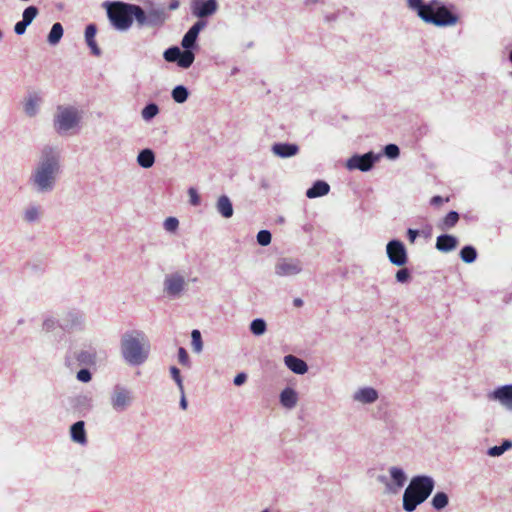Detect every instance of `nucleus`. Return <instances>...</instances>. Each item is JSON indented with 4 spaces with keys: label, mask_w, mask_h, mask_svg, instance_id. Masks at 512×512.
<instances>
[{
    "label": "nucleus",
    "mask_w": 512,
    "mask_h": 512,
    "mask_svg": "<svg viewBox=\"0 0 512 512\" xmlns=\"http://www.w3.org/2000/svg\"><path fill=\"white\" fill-rule=\"evenodd\" d=\"M62 173V153L57 146H44L38 160L32 169L28 184L31 190L38 195L52 193Z\"/></svg>",
    "instance_id": "obj_1"
},
{
    "label": "nucleus",
    "mask_w": 512,
    "mask_h": 512,
    "mask_svg": "<svg viewBox=\"0 0 512 512\" xmlns=\"http://www.w3.org/2000/svg\"><path fill=\"white\" fill-rule=\"evenodd\" d=\"M407 7L425 23L437 27H451L459 22V16L454 14L440 0H407Z\"/></svg>",
    "instance_id": "obj_2"
},
{
    "label": "nucleus",
    "mask_w": 512,
    "mask_h": 512,
    "mask_svg": "<svg viewBox=\"0 0 512 512\" xmlns=\"http://www.w3.org/2000/svg\"><path fill=\"white\" fill-rule=\"evenodd\" d=\"M150 342L141 331L125 333L120 342L121 356L130 366H140L149 358Z\"/></svg>",
    "instance_id": "obj_3"
},
{
    "label": "nucleus",
    "mask_w": 512,
    "mask_h": 512,
    "mask_svg": "<svg viewBox=\"0 0 512 512\" xmlns=\"http://www.w3.org/2000/svg\"><path fill=\"white\" fill-rule=\"evenodd\" d=\"M82 120L83 111L78 106L60 104L53 113L52 127L60 137L72 136L81 129Z\"/></svg>",
    "instance_id": "obj_4"
},
{
    "label": "nucleus",
    "mask_w": 512,
    "mask_h": 512,
    "mask_svg": "<svg viewBox=\"0 0 512 512\" xmlns=\"http://www.w3.org/2000/svg\"><path fill=\"white\" fill-rule=\"evenodd\" d=\"M206 26V22L197 21L183 36L181 45L185 49L181 51L179 47L174 46L166 49L163 57L167 62H177V65L183 69L189 68L195 59V55L189 49L195 45L197 37L202 29Z\"/></svg>",
    "instance_id": "obj_5"
},
{
    "label": "nucleus",
    "mask_w": 512,
    "mask_h": 512,
    "mask_svg": "<svg viewBox=\"0 0 512 512\" xmlns=\"http://www.w3.org/2000/svg\"><path fill=\"white\" fill-rule=\"evenodd\" d=\"M435 487L432 477L420 475L413 477L403 493L402 507L405 512H413L425 502Z\"/></svg>",
    "instance_id": "obj_6"
},
{
    "label": "nucleus",
    "mask_w": 512,
    "mask_h": 512,
    "mask_svg": "<svg viewBox=\"0 0 512 512\" xmlns=\"http://www.w3.org/2000/svg\"><path fill=\"white\" fill-rule=\"evenodd\" d=\"M105 7L111 25L118 31L129 30L133 18L136 20L138 5L115 1L107 3Z\"/></svg>",
    "instance_id": "obj_7"
},
{
    "label": "nucleus",
    "mask_w": 512,
    "mask_h": 512,
    "mask_svg": "<svg viewBox=\"0 0 512 512\" xmlns=\"http://www.w3.org/2000/svg\"><path fill=\"white\" fill-rule=\"evenodd\" d=\"M408 476L405 470L399 465H391L387 468L386 474L377 477V481L383 485L385 495H397L405 486Z\"/></svg>",
    "instance_id": "obj_8"
},
{
    "label": "nucleus",
    "mask_w": 512,
    "mask_h": 512,
    "mask_svg": "<svg viewBox=\"0 0 512 512\" xmlns=\"http://www.w3.org/2000/svg\"><path fill=\"white\" fill-rule=\"evenodd\" d=\"M188 285L183 271H173L166 274L163 279V293L168 299H179L187 292Z\"/></svg>",
    "instance_id": "obj_9"
},
{
    "label": "nucleus",
    "mask_w": 512,
    "mask_h": 512,
    "mask_svg": "<svg viewBox=\"0 0 512 512\" xmlns=\"http://www.w3.org/2000/svg\"><path fill=\"white\" fill-rule=\"evenodd\" d=\"M135 396L131 389L123 385H116L109 398L110 406L116 413L127 411L134 403Z\"/></svg>",
    "instance_id": "obj_10"
},
{
    "label": "nucleus",
    "mask_w": 512,
    "mask_h": 512,
    "mask_svg": "<svg viewBox=\"0 0 512 512\" xmlns=\"http://www.w3.org/2000/svg\"><path fill=\"white\" fill-rule=\"evenodd\" d=\"M301 260L292 257L279 258L274 264V274L279 278H293L301 274Z\"/></svg>",
    "instance_id": "obj_11"
},
{
    "label": "nucleus",
    "mask_w": 512,
    "mask_h": 512,
    "mask_svg": "<svg viewBox=\"0 0 512 512\" xmlns=\"http://www.w3.org/2000/svg\"><path fill=\"white\" fill-rule=\"evenodd\" d=\"M381 158V154H375L370 151L363 155H353L346 161V168L348 170H359L362 172H367L372 169L374 164L378 162Z\"/></svg>",
    "instance_id": "obj_12"
},
{
    "label": "nucleus",
    "mask_w": 512,
    "mask_h": 512,
    "mask_svg": "<svg viewBox=\"0 0 512 512\" xmlns=\"http://www.w3.org/2000/svg\"><path fill=\"white\" fill-rule=\"evenodd\" d=\"M386 254L389 262L396 267H404L408 263V253L403 242L391 240L386 245Z\"/></svg>",
    "instance_id": "obj_13"
},
{
    "label": "nucleus",
    "mask_w": 512,
    "mask_h": 512,
    "mask_svg": "<svg viewBox=\"0 0 512 512\" xmlns=\"http://www.w3.org/2000/svg\"><path fill=\"white\" fill-rule=\"evenodd\" d=\"M380 398L379 391L369 385L358 386L351 394L353 403L361 406L375 404Z\"/></svg>",
    "instance_id": "obj_14"
},
{
    "label": "nucleus",
    "mask_w": 512,
    "mask_h": 512,
    "mask_svg": "<svg viewBox=\"0 0 512 512\" xmlns=\"http://www.w3.org/2000/svg\"><path fill=\"white\" fill-rule=\"evenodd\" d=\"M489 401L499 404L504 410L512 412V384L498 386L487 393Z\"/></svg>",
    "instance_id": "obj_15"
},
{
    "label": "nucleus",
    "mask_w": 512,
    "mask_h": 512,
    "mask_svg": "<svg viewBox=\"0 0 512 512\" xmlns=\"http://www.w3.org/2000/svg\"><path fill=\"white\" fill-rule=\"evenodd\" d=\"M43 98L40 92H29L22 101L23 112L27 117H36L40 111Z\"/></svg>",
    "instance_id": "obj_16"
},
{
    "label": "nucleus",
    "mask_w": 512,
    "mask_h": 512,
    "mask_svg": "<svg viewBox=\"0 0 512 512\" xmlns=\"http://www.w3.org/2000/svg\"><path fill=\"white\" fill-rule=\"evenodd\" d=\"M218 8L216 0H195L191 5L192 14L198 18L213 15Z\"/></svg>",
    "instance_id": "obj_17"
},
{
    "label": "nucleus",
    "mask_w": 512,
    "mask_h": 512,
    "mask_svg": "<svg viewBox=\"0 0 512 512\" xmlns=\"http://www.w3.org/2000/svg\"><path fill=\"white\" fill-rule=\"evenodd\" d=\"M84 328V319L74 312L64 314L60 319V329L68 332L80 331Z\"/></svg>",
    "instance_id": "obj_18"
},
{
    "label": "nucleus",
    "mask_w": 512,
    "mask_h": 512,
    "mask_svg": "<svg viewBox=\"0 0 512 512\" xmlns=\"http://www.w3.org/2000/svg\"><path fill=\"white\" fill-rule=\"evenodd\" d=\"M298 402L299 394L294 388L287 386L282 389L279 394V403L283 408L293 410L298 405Z\"/></svg>",
    "instance_id": "obj_19"
},
{
    "label": "nucleus",
    "mask_w": 512,
    "mask_h": 512,
    "mask_svg": "<svg viewBox=\"0 0 512 512\" xmlns=\"http://www.w3.org/2000/svg\"><path fill=\"white\" fill-rule=\"evenodd\" d=\"M271 150L273 154L279 158H289L298 153L299 147L291 143H275Z\"/></svg>",
    "instance_id": "obj_20"
},
{
    "label": "nucleus",
    "mask_w": 512,
    "mask_h": 512,
    "mask_svg": "<svg viewBox=\"0 0 512 512\" xmlns=\"http://www.w3.org/2000/svg\"><path fill=\"white\" fill-rule=\"evenodd\" d=\"M284 363L287 366V368L290 369L295 374L303 375L308 371V366L306 362L296 356H285Z\"/></svg>",
    "instance_id": "obj_21"
},
{
    "label": "nucleus",
    "mask_w": 512,
    "mask_h": 512,
    "mask_svg": "<svg viewBox=\"0 0 512 512\" xmlns=\"http://www.w3.org/2000/svg\"><path fill=\"white\" fill-rule=\"evenodd\" d=\"M70 437L73 442H75L79 445L84 446L87 444L85 423L83 421H78L71 426Z\"/></svg>",
    "instance_id": "obj_22"
},
{
    "label": "nucleus",
    "mask_w": 512,
    "mask_h": 512,
    "mask_svg": "<svg viewBox=\"0 0 512 512\" xmlns=\"http://www.w3.org/2000/svg\"><path fill=\"white\" fill-rule=\"evenodd\" d=\"M458 245V240L452 235H440L436 240V248L441 252H450Z\"/></svg>",
    "instance_id": "obj_23"
},
{
    "label": "nucleus",
    "mask_w": 512,
    "mask_h": 512,
    "mask_svg": "<svg viewBox=\"0 0 512 512\" xmlns=\"http://www.w3.org/2000/svg\"><path fill=\"white\" fill-rule=\"evenodd\" d=\"M216 210L217 212L228 219L233 216L234 209L231 200L228 196L222 195L216 201Z\"/></svg>",
    "instance_id": "obj_24"
},
{
    "label": "nucleus",
    "mask_w": 512,
    "mask_h": 512,
    "mask_svg": "<svg viewBox=\"0 0 512 512\" xmlns=\"http://www.w3.org/2000/svg\"><path fill=\"white\" fill-rule=\"evenodd\" d=\"M96 27L93 24H90L85 29V41L88 47L91 50V53L95 56L101 55V49L96 43L95 36H96Z\"/></svg>",
    "instance_id": "obj_25"
},
{
    "label": "nucleus",
    "mask_w": 512,
    "mask_h": 512,
    "mask_svg": "<svg viewBox=\"0 0 512 512\" xmlns=\"http://www.w3.org/2000/svg\"><path fill=\"white\" fill-rule=\"evenodd\" d=\"M136 161L140 167L149 169L155 163V154L149 148L143 149L138 153Z\"/></svg>",
    "instance_id": "obj_26"
},
{
    "label": "nucleus",
    "mask_w": 512,
    "mask_h": 512,
    "mask_svg": "<svg viewBox=\"0 0 512 512\" xmlns=\"http://www.w3.org/2000/svg\"><path fill=\"white\" fill-rule=\"evenodd\" d=\"M330 186L324 181H317L306 191V196L310 199L325 196L329 193Z\"/></svg>",
    "instance_id": "obj_27"
},
{
    "label": "nucleus",
    "mask_w": 512,
    "mask_h": 512,
    "mask_svg": "<svg viewBox=\"0 0 512 512\" xmlns=\"http://www.w3.org/2000/svg\"><path fill=\"white\" fill-rule=\"evenodd\" d=\"M64 30L60 23H54L49 34L47 37V41L50 45H57L62 36H63Z\"/></svg>",
    "instance_id": "obj_28"
},
{
    "label": "nucleus",
    "mask_w": 512,
    "mask_h": 512,
    "mask_svg": "<svg viewBox=\"0 0 512 512\" xmlns=\"http://www.w3.org/2000/svg\"><path fill=\"white\" fill-rule=\"evenodd\" d=\"M171 96H172V99L176 103L182 104L187 101L188 96H189V91L185 86L178 85L173 88V90L171 92Z\"/></svg>",
    "instance_id": "obj_29"
},
{
    "label": "nucleus",
    "mask_w": 512,
    "mask_h": 512,
    "mask_svg": "<svg viewBox=\"0 0 512 512\" xmlns=\"http://www.w3.org/2000/svg\"><path fill=\"white\" fill-rule=\"evenodd\" d=\"M249 329L254 336H262L267 331V324L264 319L256 318L250 323Z\"/></svg>",
    "instance_id": "obj_30"
},
{
    "label": "nucleus",
    "mask_w": 512,
    "mask_h": 512,
    "mask_svg": "<svg viewBox=\"0 0 512 512\" xmlns=\"http://www.w3.org/2000/svg\"><path fill=\"white\" fill-rule=\"evenodd\" d=\"M160 110L157 104L150 103L141 110V117L145 122L151 121L159 114Z\"/></svg>",
    "instance_id": "obj_31"
},
{
    "label": "nucleus",
    "mask_w": 512,
    "mask_h": 512,
    "mask_svg": "<svg viewBox=\"0 0 512 512\" xmlns=\"http://www.w3.org/2000/svg\"><path fill=\"white\" fill-rule=\"evenodd\" d=\"M511 448H512V441L505 440L500 446L490 447L487 450V455L490 457H499Z\"/></svg>",
    "instance_id": "obj_32"
},
{
    "label": "nucleus",
    "mask_w": 512,
    "mask_h": 512,
    "mask_svg": "<svg viewBox=\"0 0 512 512\" xmlns=\"http://www.w3.org/2000/svg\"><path fill=\"white\" fill-rule=\"evenodd\" d=\"M448 503L449 498L445 492H437L431 500V505L436 510L444 509L448 505Z\"/></svg>",
    "instance_id": "obj_33"
},
{
    "label": "nucleus",
    "mask_w": 512,
    "mask_h": 512,
    "mask_svg": "<svg viewBox=\"0 0 512 512\" xmlns=\"http://www.w3.org/2000/svg\"><path fill=\"white\" fill-rule=\"evenodd\" d=\"M41 216V210L37 206H30L25 209L23 218L28 223H33L39 220Z\"/></svg>",
    "instance_id": "obj_34"
},
{
    "label": "nucleus",
    "mask_w": 512,
    "mask_h": 512,
    "mask_svg": "<svg viewBox=\"0 0 512 512\" xmlns=\"http://www.w3.org/2000/svg\"><path fill=\"white\" fill-rule=\"evenodd\" d=\"M60 328V320L54 317H47L42 324V330L47 334H53Z\"/></svg>",
    "instance_id": "obj_35"
},
{
    "label": "nucleus",
    "mask_w": 512,
    "mask_h": 512,
    "mask_svg": "<svg viewBox=\"0 0 512 512\" xmlns=\"http://www.w3.org/2000/svg\"><path fill=\"white\" fill-rule=\"evenodd\" d=\"M191 345H192V349L195 353L199 354L202 352V350H203L202 337H201L200 331L197 329H194L191 332Z\"/></svg>",
    "instance_id": "obj_36"
},
{
    "label": "nucleus",
    "mask_w": 512,
    "mask_h": 512,
    "mask_svg": "<svg viewBox=\"0 0 512 512\" xmlns=\"http://www.w3.org/2000/svg\"><path fill=\"white\" fill-rule=\"evenodd\" d=\"M460 257L465 263H473L476 260L477 252L472 246H465L460 252Z\"/></svg>",
    "instance_id": "obj_37"
},
{
    "label": "nucleus",
    "mask_w": 512,
    "mask_h": 512,
    "mask_svg": "<svg viewBox=\"0 0 512 512\" xmlns=\"http://www.w3.org/2000/svg\"><path fill=\"white\" fill-rule=\"evenodd\" d=\"M39 11L35 6H29L24 9L22 13V20L29 26L33 20L37 17Z\"/></svg>",
    "instance_id": "obj_38"
},
{
    "label": "nucleus",
    "mask_w": 512,
    "mask_h": 512,
    "mask_svg": "<svg viewBox=\"0 0 512 512\" xmlns=\"http://www.w3.org/2000/svg\"><path fill=\"white\" fill-rule=\"evenodd\" d=\"M459 215L455 211L449 212L442 221L441 229H449L456 225Z\"/></svg>",
    "instance_id": "obj_39"
},
{
    "label": "nucleus",
    "mask_w": 512,
    "mask_h": 512,
    "mask_svg": "<svg viewBox=\"0 0 512 512\" xmlns=\"http://www.w3.org/2000/svg\"><path fill=\"white\" fill-rule=\"evenodd\" d=\"M179 227V220L176 217H168L163 222V228L169 233H175Z\"/></svg>",
    "instance_id": "obj_40"
},
{
    "label": "nucleus",
    "mask_w": 512,
    "mask_h": 512,
    "mask_svg": "<svg viewBox=\"0 0 512 512\" xmlns=\"http://www.w3.org/2000/svg\"><path fill=\"white\" fill-rule=\"evenodd\" d=\"M78 360L83 364H95L96 363V353L90 351H81L78 354Z\"/></svg>",
    "instance_id": "obj_41"
},
{
    "label": "nucleus",
    "mask_w": 512,
    "mask_h": 512,
    "mask_svg": "<svg viewBox=\"0 0 512 512\" xmlns=\"http://www.w3.org/2000/svg\"><path fill=\"white\" fill-rule=\"evenodd\" d=\"M395 279L398 283L402 284L409 282L411 279L410 271L407 268L401 267V269L396 272Z\"/></svg>",
    "instance_id": "obj_42"
},
{
    "label": "nucleus",
    "mask_w": 512,
    "mask_h": 512,
    "mask_svg": "<svg viewBox=\"0 0 512 512\" xmlns=\"http://www.w3.org/2000/svg\"><path fill=\"white\" fill-rule=\"evenodd\" d=\"M384 154L389 159H397L400 154V150L397 145L395 144H388L384 148Z\"/></svg>",
    "instance_id": "obj_43"
},
{
    "label": "nucleus",
    "mask_w": 512,
    "mask_h": 512,
    "mask_svg": "<svg viewBox=\"0 0 512 512\" xmlns=\"http://www.w3.org/2000/svg\"><path fill=\"white\" fill-rule=\"evenodd\" d=\"M257 242L261 246H267L271 242V233L267 230H261L257 234Z\"/></svg>",
    "instance_id": "obj_44"
},
{
    "label": "nucleus",
    "mask_w": 512,
    "mask_h": 512,
    "mask_svg": "<svg viewBox=\"0 0 512 512\" xmlns=\"http://www.w3.org/2000/svg\"><path fill=\"white\" fill-rule=\"evenodd\" d=\"M170 373H171V376L173 378V380L176 382L177 386H178V389L180 392H183V381H182V378L180 376V371L177 367L175 366H172L170 368Z\"/></svg>",
    "instance_id": "obj_45"
},
{
    "label": "nucleus",
    "mask_w": 512,
    "mask_h": 512,
    "mask_svg": "<svg viewBox=\"0 0 512 512\" xmlns=\"http://www.w3.org/2000/svg\"><path fill=\"white\" fill-rule=\"evenodd\" d=\"M189 196V202L192 206H198L201 203L200 195L198 194L197 190L193 187H190L187 191Z\"/></svg>",
    "instance_id": "obj_46"
},
{
    "label": "nucleus",
    "mask_w": 512,
    "mask_h": 512,
    "mask_svg": "<svg viewBox=\"0 0 512 512\" xmlns=\"http://www.w3.org/2000/svg\"><path fill=\"white\" fill-rule=\"evenodd\" d=\"M178 361L186 366V367H190V359H189V356L186 352V350L184 348H179L178 350Z\"/></svg>",
    "instance_id": "obj_47"
},
{
    "label": "nucleus",
    "mask_w": 512,
    "mask_h": 512,
    "mask_svg": "<svg viewBox=\"0 0 512 512\" xmlns=\"http://www.w3.org/2000/svg\"><path fill=\"white\" fill-rule=\"evenodd\" d=\"M77 379L80 381V382H83V383H87L91 380V373L89 370L87 369H81L77 372V375H76Z\"/></svg>",
    "instance_id": "obj_48"
},
{
    "label": "nucleus",
    "mask_w": 512,
    "mask_h": 512,
    "mask_svg": "<svg viewBox=\"0 0 512 512\" xmlns=\"http://www.w3.org/2000/svg\"><path fill=\"white\" fill-rule=\"evenodd\" d=\"M27 27L28 25L23 20H21L15 24L14 32L17 35H23L26 32Z\"/></svg>",
    "instance_id": "obj_49"
},
{
    "label": "nucleus",
    "mask_w": 512,
    "mask_h": 512,
    "mask_svg": "<svg viewBox=\"0 0 512 512\" xmlns=\"http://www.w3.org/2000/svg\"><path fill=\"white\" fill-rule=\"evenodd\" d=\"M247 380V375L243 372L238 373L233 380L234 385L241 386L243 385Z\"/></svg>",
    "instance_id": "obj_50"
},
{
    "label": "nucleus",
    "mask_w": 512,
    "mask_h": 512,
    "mask_svg": "<svg viewBox=\"0 0 512 512\" xmlns=\"http://www.w3.org/2000/svg\"><path fill=\"white\" fill-rule=\"evenodd\" d=\"M419 232L417 230H414V229H408L407 231V237H408V240L410 243H414L417 236H418Z\"/></svg>",
    "instance_id": "obj_51"
},
{
    "label": "nucleus",
    "mask_w": 512,
    "mask_h": 512,
    "mask_svg": "<svg viewBox=\"0 0 512 512\" xmlns=\"http://www.w3.org/2000/svg\"><path fill=\"white\" fill-rule=\"evenodd\" d=\"M448 200H449L448 198H446V199H445V201H446V202H447ZM443 202H444V199H443L442 197H440V196H434V197L431 199V201H430V203H431L432 205H435V206L441 205Z\"/></svg>",
    "instance_id": "obj_52"
},
{
    "label": "nucleus",
    "mask_w": 512,
    "mask_h": 512,
    "mask_svg": "<svg viewBox=\"0 0 512 512\" xmlns=\"http://www.w3.org/2000/svg\"><path fill=\"white\" fill-rule=\"evenodd\" d=\"M180 6V2L178 0H172L169 3L168 9L171 11L177 10Z\"/></svg>",
    "instance_id": "obj_53"
},
{
    "label": "nucleus",
    "mask_w": 512,
    "mask_h": 512,
    "mask_svg": "<svg viewBox=\"0 0 512 512\" xmlns=\"http://www.w3.org/2000/svg\"><path fill=\"white\" fill-rule=\"evenodd\" d=\"M180 394H181L180 406L183 410H185L187 408V400L185 397V393L183 391V392H180Z\"/></svg>",
    "instance_id": "obj_54"
},
{
    "label": "nucleus",
    "mask_w": 512,
    "mask_h": 512,
    "mask_svg": "<svg viewBox=\"0 0 512 512\" xmlns=\"http://www.w3.org/2000/svg\"><path fill=\"white\" fill-rule=\"evenodd\" d=\"M294 303H295V305L299 306V305H301V304H302V300H300V299H296V300L294 301Z\"/></svg>",
    "instance_id": "obj_55"
},
{
    "label": "nucleus",
    "mask_w": 512,
    "mask_h": 512,
    "mask_svg": "<svg viewBox=\"0 0 512 512\" xmlns=\"http://www.w3.org/2000/svg\"><path fill=\"white\" fill-rule=\"evenodd\" d=\"M509 61L512 63V50L509 52Z\"/></svg>",
    "instance_id": "obj_56"
},
{
    "label": "nucleus",
    "mask_w": 512,
    "mask_h": 512,
    "mask_svg": "<svg viewBox=\"0 0 512 512\" xmlns=\"http://www.w3.org/2000/svg\"><path fill=\"white\" fill-rule=\"evenodd\" d=\"M3 39V33L2 31L0 30V41Z\"/></svg>",
    "instance_id": "obj_57"
},
{
    "label": "nucleus",
    "mask_w": 512,
    "mask_h": 512,
    "mask_svg": "<svg viewBox=\"0 0 512 512\" xmlns=\"http://www.w3.org/2000/svg\"><path fill=\"white\" fill-rule=\"evenodd\" d=\"M261 512H269V510L265 509V510H263V511H261Z\"/></svg>",
    "instance_id": "obj_58"
}]
</instances>
